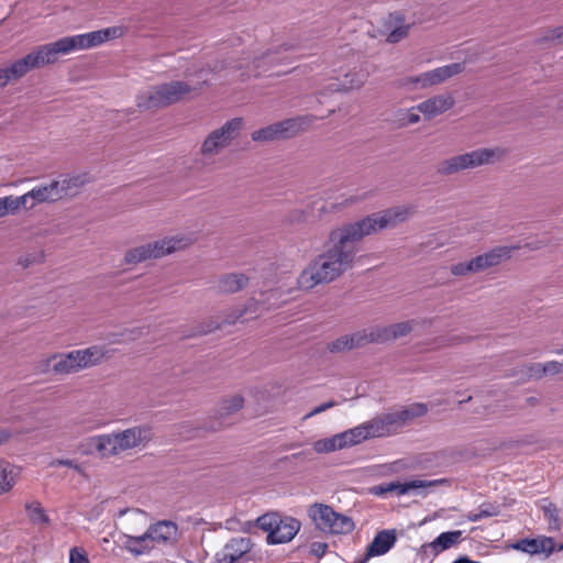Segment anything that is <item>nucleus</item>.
<instances>
[{
    "label": "nucleus",
    "mask_w": 563,
    "mask_h": 563,
    "mask_svg": "<svg viewBox=\"0 0 563 563\" xmlns=\"http://www.w3.org/2000/svg\"><path fill=\"white\" fill-rule=\"evenodd\" d=\"M482 517H483V515H482V514L473 515V516H470V520H471V521H477V520H479Z\"/></svg>",
    "instance_id": "nucleus-51"
},
{
    "label": "nucleus",
    "mask_w": 563,
    "mask_h": 563,
    "mask_svg": "<svg viewBox=\"0 0 563 563\" xmlns=\"http://www.w3.org/2000/svg\"><path fill=\"white\" fill-rule=\"evenodd\" d=\"M249 283V277L241 273L225 274L219 278L218 291L233 294L243 289Z\"/></svg>",
    "instance_id": "nucleus-25"
},
{
    "label": "nucleus",
    "mask_w": 563,
    "mask_h": 563,
    "mask_svg": "<svg viewBox=\"0 0 563 563\" xmlns=\"http://www.w3.org/2000/svg\"><path fill=\"white\" fill-rule=\"evenodd\" d=\"M252 549L250 538H233L223 548V553L230 556V561H238Z\"/></svg>",
    "instance_id": "nucleus-26"
},
{
    "label": "nucleus",
    "mask_w": 563,
    "mask_h": 563,
    "mask_svg": "<svg viewBox=\"0 0 563 563\" xmlns=\"http://www.w3.org/2000/svg\"><path fill=\"white\" fill-rule=\"evenodd\" d=\"M257 526L268 533L267 541L272 544L286 543L294 539L300 529V522L292 517L278 514H265L257 519Z\"/></svg>",
    "instance_id": "nucleus-7"
},
{
    "label": "nucleus",
    "mask_w": 563,
    "mask_h": 563,
    "mask_svg": "<svg viewBox=\"0 0 563 563\" xmlns=\"http://www.w3.org/2000/svg\"><path fill=\"white\" fill-rule=\"evenodd\" d=\"M334 406H335V402L332 401V400H330L328 402H324V404L313 408L309 413H307L305 416V418L307 419V418H310V417L316 416L318 413H321V412L325 411L327 409H330V408H332Z\"/></svg>",
    "instance_id": "nucleus-42"
},
{
    "label": "nucleus",
    "mask_w": 563,
    "mask_h": 563,
    "mask_svg": "<svg viewBox=\"0 0 563 563\" xmlns=\"http://www.w3.org/2000/svg\"><path fill=\"white\" fill-rule=\"evenodd\" d=\"M242 125V119L234 118L228 121L220 129L211 132L201 146V153L203 155H212L219 153L222 148L227 147L230 142L238 135Z\"/></svg>",
    "instance_id": "nucleus-12"
},
{
    "label": "nucleus",
    "mask_w": 563,
    "mask_h": 563,
    "mask_svg": "<svg viewBox=\"0 0 563 563\" xmlns=\"http://www.w3.org/2000/svg\"><path fill=\"white\" fill-rule=\"evenodd\" d=\"M280 74H283V73H282V71H276V73H271V74H269V76H272V75H277V76H279Z\"/></svg>",
    "instance_id": "nucleus-52"
},
{
    "label": "nucleus",
    "mask_w": 563,
    "mask_h": 563,
    "mask_svg": "<svg viewBox=\"0 0 563 563\" xmlns=\"http://www.w3.org/2000/svg\"><path fill=\"white\" fill-rule=\"evenodd\" d=\"M107 355L108 351L103 346L93 345L67 354H54L48 358L47 366H51L56 374L77 373L99 364Z\"/></svg>",
    "instance_id": "nucleus-4"
},
{
    "label": "nucleus",
    "mask_w": 563,
    "mask_h": 563,
    "mask_svg": "<svg viewBox=\"0 0 563 563\" xmlns=\"http://www.w3.org/2000/svg\"><path fill=\"white\" fill-rule=\"evenodd\" d=\"M544 517L548 519L550 525H553L555 529H559L560 517L556 506L552 503L543 507Z\"/></svg>",
    "instance_id": "nucleus-38"
},
{
    "label": "nucleus",
    "mask_w": 563,
    "mask_h": 563,
    "mask_svg": "<svg viewBox=\"0 0 563 563\" xmlns=\"http://www.w3.org/2000/svg\"><path fill=\"white\" fill-rule=\"evenodd\" d=\"M231 558L225 555V553H223V551L219 554H217L216 556V562L214 563H234V561H230Z\"/></svg>",
    "instance_id": "nucleus-46"
},
{
    "label": "nucleus",
    "mask_w": 563,
    "mask_h": 563,
    "mask_svg": "<svg viewBox=\"0 0 563 563\" xmlns=\"http://www.w3.org/2000/svg\"><path fill=\"white\" fill-rule=\"evenodd\" d=\"M37 510H38V514H40L42 517H44V512H43V510H42V509H37Z\"/></svg>",
    "instance_id": "nucleus-53"
},
{
    "label": "nucleus",
    "mask_w": 563,
    "mask_h": 563,
    "mask_svg": "<svg viewBox=\"0 0 563 563\" xmlns=\"http://www.w3.org/2000/svg\"><path fill=\"white\" fill-rule=\"evenodd\" d=\"M452 563H479L477 561H473L468 559L467 556L459 558L457 560L453 561Z\"/></svg>",
    "instance_id": "nucleus-48"
},
{
    "label": "nucleus",
    "mask_w": 563,
    "mask_h": 563,
    "mask_svg": "<svg viewBox=\"0 0 563 563\" xmlns=\"http://www.w3.org/2000/svg\"><path fill=\"white\" fill-rule=\"evenodd\" d=\"M419 121V115L416 113H410L408 115L407 122L410 124L417 123Z\"/></svg>",
    "instance_id": "nucleus-49"
},
{
    "label": "nucleus",
    "mask_w": 563,
    "mask_h": 563,
    "mask_svg": "<svg viewBox=\"0 0 563 563\" xmlns=\"http://www.w3.org/2000/svg\"><path fill=\"white\" fill-rule=\"evenodd\" d=\"M503 152L499 148H481L463 155H457L443 161L438 172L440 174L450 175L466 168H473L483 164L492 163L494 159L499 158Z\"/></svg>",
    "instance_id": "nucleus-10"
},
{
    "label": "nucleus",
    "mask_w": 563,
    "mask_h": 563,
    "mask_svg": "<svg viewBox=\"0 0 563 563\" xmlns=\"http://www.w3.org/2000/svg\"><path fill=\"white\" fill-rule=\"evenodd\" d=\"M489 268L484 254L472 258L468 262L457 263L451 267V273L455 276H463L470 273H477Z\"/></svg>",
    "instance_id": "nucleus-28"
},
{
    "label": "nucleus",
    "mask_w": 563,
    "mask_h": 563,
    "mask_svg": "<svg viewBox=\"0 0 563 563\" xmlns=\"http://www.w3.org/2000/svg\"><path fill=\"white\" fill-rule=\"evenodd\" d=\"M551 40H559L563 42V25L551 31Z\"/></svg>",
    "instance_id": "nucleus-45"
},
{
    "label": "nucleus",
    "mask_w": 563,
    "mask_h": 563,
    "mask_svg": "<svg viewBox=\"0 0 563 563\" xmlns=\"http://www.w3.org/2000/svg\"><path fill=\"white\" fill-rule=\"evenodd\" d=\"M412 331V322L404 321L387 327L369 328V341L372 343H385L407 335Z\"/></svg>",
    "instance_id": "nucleus-19"
},
{
    "label": "nucleus",
    "mask_w": 563,
    "mask_h": 563,
    "mask_svg": "<svg viewBox=\"0 0 563 563\" xmlns=\"http://www.w3.org/2000/svg\"><path fill=\"white\" fill-rule=\"evenodd\" d=\"M397 537L394 530H382L376 533L373 541L368 544L364 558L357 560V563H366L374 556L386 554L396 543Z\"/></svg>",
    "instance_id": "nucleus-17"
},
{
    "label": "nucleus",
    "mask_w": 563,
    "mask_h": 563,
    "mask_svg": "<svg viewBox=\"0 0 563 563\" xmlns=\"http://www.w3.org/2000/svg\"><path fill=\"white\" fill-rule=\"evenodd\" d=\"M413 211L412 207L400 206L373 213L361 221L333 230L330 234L332 245L300 273L299 288L309 290L319 284L336 279L352 266L357 252L355 242L365 235L404 222Z\"/></svg>",
    "instance_id": "nucleus-1"
},
{
    "label": "nucleus",
    "mask_w": 563,
    "mask_h": 563,
    "mask_svg": "<svg viewBox=\"0 0 563 563\" xmlns=\"http://www.w3.org/2000/svg\"><path fill=\"white\" fill-rule=\"evenodd\" d=\"M150 439V428L134 427L121 432L92 437L90 443L101 456L108 457L144 445Z\"/></svg>",
    "instance_id": "nucleus-2"
},
{
    "label": "nucleus",
    "mask_w": 563,
    "mask_h": 563,
    "mask_svg": "<svg viewBox=\"0 0 563 563\" xmlns=\"http://www.w3.org/2000/svg\"><path fill=\"white\" fill-rule=\"evenodd\" d=\"M339 434L344 443V448H346L358 444L368 438L388 437L390 435V430H388L384 417H380Z\"/></svg>",
    "instance_id": "nucleus-13"
},
{
    "label": "nucleus",
    "mask_w": 563,
    "mask_h": 563,
    "mask_svg": "<svg viewBox=\"0 0 563 563\" xmlns=\"http://www.w3.org/2000/svg\"><path fill=\"white\" fill-rule=\"evenodd\" d=\"M512 549L530 555L544 554L550 556L555 550V542L550 537L525 538L514 543Z\"/></svg>",
    "instance_id": "nucleus-18"
},
{
    "label": "nucleus",
    "mask_w": 563,
    "mask_h": 563,
    "mask_svg": "<svg viewBox=\"0 0 563 563\" xmlns=\"http://www.w3.org/2000/svg\"><path fill=\"white\" fill-rule=\"evenodd\" d=\"M369 339V329H365L350 335L346 334L340 336L335 341L329 343L328 349L331 352H343L369 344L372 343Z\"/></svg>",
    "instance_id": "nucleus-20"
},
{
    "label": "nucleus",
    "mask_w": 563,
    "mask_h": 563,
    "mask_svg": "<svg viewBox=\"0 0 563 563\" xmlns=\"http://www.w3.org/2000/svg\"><path fill=\"white\" fill-rule=\"evenodd\" d=\"M327 543H322V542H314L312 544V551L313 553L318 556V558H321L324 555L325 551H327Z\"/></svg>",
    "instance_id": "nucleus-44"
},
{
    "label": "nucleus",
    "mask_w": 563,
    "mask_h": 563,
    "mask_svg": "<svg viewBox=\"0 0 563 563\" xmlns=\"http://www.w3.org/2000/svg\"><path fill=\"white\" fill-rule=\"evenodd\" d=\"M130 532L124 533V548L134 555H142L150 552L157 544L170 541L177 533V526L167 520L151 525L142 534H134L136 529L128 527Z\"/></svg>",
    "instance_id": "nucleus-3"
},
{
    "label": "nucleus",
    "mask_w": 563,
    "mask_h": 563,
    "mask_svg": "<svg viewBox=\"0 0 563 563\" xmlns=\"http://www.w3.org/2000/svg\"><path fill=\"white\" fill-rule=\"evenodd\" d=\"M253 141H274L280 140L278 124H271L252 133Z\"/></svg>",
    "instance_id": "nucleus-36"
},
{
    "label": "nucleus",
    "mask_w": 563,
    "mask_h": 563,
    "mask_svg": "<svg viewBox=\"0 0 563 563\" xmlns=\"http://www.w3.org/2000/svg\"><path fill=\"white\" fill-rule=\"evenodd\" d=\"M190 90V87L184 81H173L156 86L151 89L146 98H139L137 107L144 109L166 107L179 101Z\"/></svg>",
    "instance_id": "nucleus-9"
},
{
    "label": "nucleus",
    "mask_w": 563,
    "mask_h": 563,
    "mask_svg": "<svg viewBox=\"0 0 563 563\" xmlns=\"http://www.w3.org/2000/svg\"><path fill=\"white\" fill-rule=\"evenodd\" d=\"M69 563H90L87 551L81 547H73L69 550Z\"/></svg>",
    "instance_id": "nucleus-37"
},
{
    "label": "nucleus",
    "mask_w": 563,
    "mask_h": 563,
    "mask_svg": "<svg viewBox=\"0 0 563 563\" xmlns=\"http://www.w3.org/2000/svg\"><path fill=\"white\" fill-rule=\"evenodd\" d=\"M312 115H300L296 118L286 119L278 122V132L280 139H290L298 133L306 131L313 122Z\"/></svg>",
    "instance_id": "nucleus-21"
},
{
    "label": "nucleus",
    "mask_w": 563,
    "mask_h": 563,
    "mask_svg": "<svg viewBox=\"0 0 563 563\" xmlns=\"http://www.w3.org/2000/svg\"><path fill=\"white\" fill-rule=\"evenodd\" d=\"M464 63H453L442 67H438L433 70L423 73L419 76L411 77L408 82L413 85H420L422 87L438 85L454 75H457L464 70Z\"/></svg>",
    "instance_id": "nucleus-15"
},
{
    "label": "nucleus",
    "mask_w": 563,
    "mask_h": 563,
    "mask_svg": "<svg viewBox=\"0 0 563 563\" xmlns=\"http://www.w3.org/2000/svg\"><path fill=\"white\" fill-rule=\"evenodd\" d=\"M79 183L78 177L64 179L62 185L59 181L54 180L47 185H41L25 194L26 199H32V203L29 208H33L37 203L56 201L60 199L66 191L70 188L71 185H77Z\"/></svg>",
    "instance_id": "nucleus-14"
},
{
    "label": "nucleus",
    "mask_w": 563,
    "mask_h": 563,
    "mask_svg": "<svg viewBox=\"0 0 563 563\" xmlns=\"http://www.w3.org/2000/svg\"><path fill=\"white\" fill-rule=\"evenodd\" d=\"M49 465L53 466V467L66 466V467H69V468H73V470L77 471L78 473H82L81 466L79 464H77L75 460L57 459V460H53L49 463Z\"/></svg>",
    "instance_id": "nucleus-39"
},
{
    "label": "nucleus",
    "mask_w": 563,
    "mask_h": 563,
    "mask_svg": "<svg viewBox=\"0 0 563 563\" xmlns=\"http://www.w3.org/2000/svg\"><path fill=\"white\" fill-rule=\"evenodd\" d=\"M130 520L132 523H141L145 526L147 523V516L144 511L135 509L131 511Z\"/></svg>",
    "instance_id": "nucleus-41"
},
{
    "label": "nucleus",
    "mask_w": 563,
    "mask_h": 563,
    "mask_svg": "<svg viewBox=\"0 0 563 563\" xmlns=\"http://www.w3.org/2000/svg\"><path fill=\"white\" fill-rule=\"evenodd\" d=\"M427 412V405L418 402L412 404L400 411L387 413L383 417L388 430H390L391 435L398 433L407 421L417 417H421Z\"/></svg>",
    "instance_id": "nucleus-16"
},
{
    "label": "nucleus",
    "mask_w": 563,
    "mask_h": 563,
    "mask_svg": "<svg viewBox=\"0 0 563 563\" xmlns=\"http://www.w3.org/2000/svg\"><path fill=\"white\" fill-rule=\"evenodd\" d=\"M454 104L453 98L450 95L432 97L418 106V110L424 115L432 118L435 117Z\"/></svg>",
    "instance_id": "nucleus-23"
},
{
    "label": "nucleus",
    "mask_w": 563,
    "mask_h": 563,
    "mask_svg": "<svg viewBox=\"0 0 563 563\" xmlns=\"http://www.w3.org/2000/svg\"><path fill=\"white\" fill-rule=\"evenodd\" d=\"M344 448L340 434H335L328 439L318 440L313 444V449L318 453H328Z\"/></svg>",
    "instance_id": "nucleus-33"
},
{
    "label": "nucleus",
    "mask_w": 563,
    "mask_h": 563,
    "mask_svg": "<svg viewBox=\"0 0 563 563\" xmlns=\"http://www.w3.org/2000/svg\"><path fill=\"white\" fill-rule=\"evenodd\" d=\"M16 473L14 467L0 460V495L9 492L15 484Z\"/></svg>",
    "instance_id": "nucleus-31"
},
{
    "label": "nucleus",
    "mask_w": 563,
    "mask_h": 563,
    "mask_svg": "<svg viewBox=\"0 0 563 563\" xmlns=\"http://www.w3.org/2000/svg\"><path fill=\"white\" fill-rule=\"evenodd\" d=\"M33 262H34V260H30V258H27V257H26V258H24V260H23V258H21V260H20V263H21L24 267L29 266V265H30V264H32Z\"/></svg>",
    "instance_id": "nucleus-50"
},
{
    "label": "nucleus",
    "mask_w": 563,
    "mask_h": 563,
    "mask_svg": "<svg viewBox=\"0 0 563 563\" xmlns=\"http://www.w3.org/2000/svg\"><path fill=\"white\" fill-rule=\"evenodd\" d=\"M437 483H439V481L417 479V481H410V482H405V483L389 484V486L385 490L390 492V490L397 489L399 495H404V494H407L411 489L433 486Z\"/></svg>",
    "instance_id": "nucleus-32"
},
{
    "label": "nucleus",
    "mask_w": 563,
    "mask_h": 563,
    "mask_svg": "<svg viewBox=\"0 0 563 563\" xmlns=\"http://www.w3.org/2000/svg\"><path fill=\"white\" fill-rule=\"evenodd\" d=\"M461 537L462 532L460 530L442 532L429 544V548L432 549L434 554H439L456 545L461 541Z\"/></svg>",
    "instance_id": "nucleus-27"
},
{
    "label": "nucleus",
    "mask_w": 563,
    "mask_h": 563,
    "mask_svg": "<svg viewBox=\"0 0 563 563\" xmlns=\"http://www.w3.org/2000/svg\"><path fill=\"white\" fill-rule=\"evenodd\" d=\"M309 516L317 528L323 532L342 534L349 533L354 529L351 518L335 512L330 506L324 504H314L309 509Z\"/></svg>",
    "instance_id": "nucleus-8"
},
{
    "label": "nucleus",
    "mask_w": 563,
    "mask_h": 563,
    "mask_svg": "<svg viewBox=\"0 0 563 563\" xmlns=\"http://www.w3.org/2000/svg\"><path fill=\"white\" fill-rule=\"evenodd\" d=\"M542 366L544 368L545 374H548V373L555 374V373L561 372V369H562V364L554 362V361L548 362Z\"/></svg>",
    "instance_id": "nucleus-43"
},
{
    "label": "nucleus",
    "mask_w": 563,
    "mask_h": 563,
    "mask_svg": "<svg viewBox=\"0 0 563 563\" xmlns=\"http://www.w3.org/2000/svg\"><path fill=\"white\" fill-rule=\"evenodd\" d=\"M10 82L9 76L4 68H0V87H4Z\"/></svg>",
    "instance_id": "nucleus-47"
},
{
    "label": "nucleus",
    "mask_w": 563,
    "mask_h": 563,
    "mask_svg": "<svg viewBox=\"0 0 563 563\" xmlns=\"http://www.w3.org/2000/svg\"><path fill=\"white\" fill-rule=\"evenodd\" d=\"M405 15L401 12L389 13L386 19V26L390 29L387 35L389 43H398L402 38L407 37L410 29V24L405 23Z\"/></svg>",
    "instance_id": "nucleus-22"
},
{
    "label": "nucleus",
    "mask_w": 563,
    "mask_h": 563,
    "mask_svg": "<svg viewBox=\"0 0 563 563\" xmlns=\"http://www.w3.org/2000/svg\"><path fill=\"white\" fill-rule=\"evenodd\" d=\"M124 33L121 26H111L103 30L92 31L85 34L63 37L54 43L47 44L56 62L59 54H69L76 49H87L106 43L109 40L118 38Z\"/></svg>",
    "instance_id": "nucleus-5"
},
{
    "label": "nucleus",
    "mask_w": 563,
    "mask_h": 563,
    "mask_svg": "<svg viewBox=\"0 0 563 563\" xmlns=\"http://www.w3.org/2000/svg\"><path fill=\"white\" fill-rule=\"evenodd\" d=\"M295 47L292 45H280L278 49L274 52H267L263 54L260 58H256L254 60V64L256 67H260L261 65H277L282 64L286 60L290 59V56L287 54L289 51L294 49Z\"/></svg>",
    "instance_id": "nucleus-29"
},
{
    "label": "nucleus",
    "mask_w": 563,
    "mask_h": 563,
    "mask_svg": "<svg viewBox=\"0 0 563 563\" xmlns=\"http://www.w3.org/2000/svg\"><path fill=\"white\" fill-rule=\"evenodd\" d=\"M52 63H55V60L48 45L46 44L40 46L23 58L15 60L4 69L9 76V80L14 81L25 76L30 70Z\"/></svg>",
    "instance_id": "nucleus-11"
},
{
    "label": "nucleus",
    "mask_w": 563,
    "mask_h": 563,
    "mask_svg": "<svg viewBox=\"0 0 563 563\" xmlns=\"http://www.w3.org/2000/svg\"><path fill=\"white\" fill-rule=\"evenodd\" d=\"M244 399L240 395H234L230 398H227L222 401V405L219 409V415L221 417L230 416L233 412L240 410L243 407Z\"/></svg>",
    "instance_id": "nucleus-35"
},
{
    "label": "nucleus",
    "mask_w": 563,
    "mask_h": 563,
    "mask_svg": "<svg viewBox=\"0 0 563 563\" xmlns=\"http://www.w3.org/2000/svg\"><path fill=\"white\" fill-rule=\"evenodd\" d=\"M192 243L188 236H173L146 245L131 249L124 256L125 264H137L150 258H158L175 251L183 250Z\"/></svg>",
    "instance_id": "nucleus-6"
},
{
    "label": "nucleus",
    "mask_w": 563,
    "mask_h": 563,
    "mask_svg": "<svg viewBox=\"0 0 563 563\" xmlns=\"http://www.w3.org/2000/svg\"><path fill=\"white\" fill-rule=\"evenodd\" d=\"M27 199L25 194L19 197L5 196L0 198L1 216L16 213L22 207H26Z\"/></svg>",
    "instance_id": "nucleus-30"
},
{
    "label": "nucleus",
    "mask_w": 563,
    "mask_h": 563,
    "mask_svg": "<svg viewBox=\"0 0 563 563\" xmlns=\"http://www.w3.org/2000/svg\"><path fill=\"white\" fill-rule=\"evenodd\" d=\"M512 250H515V247L499 246L486 252L484 257L487 261L488 267L497 266L504 260L510 257Z\"/></svg>",
    "instance_id": "nucleus-34"
},
{
    "label": "nucleus",
    "mask_w": 563,
    "mask_h": 563,
    "mask_svg": "<svg viewBox=\"0 0 563 563\" xmlns=\"http://www.w3.org/2000/svg\"><path fill=\"white\" fill-rule=\"evenodd\" d=\"M545 373H544V368L542 366V364H531L529 366H527L526 368V376L528 378H541L542 376H544Z\"/></svg>",
    "instance_id": "nucleus-40"
},
{
    "label": "nucleus",
    "mask_w": 563,
    "mask_h": 563,
    "mask_svg": "<svg viewBox=\"0 0 563 563\" xmlns=\"http://www.w3.org/2000/svg\"><path fill=\"white\" fill-rule=\"evenodd\" d=\"M367 78V74L363 70H355L352 73H346L343 79L335 78L333 82L328 86L330 91H349L352 89L360 88L363 86Z\"/></svg>",
    "instance_id": "nucleus-24"
}]
</instances>
